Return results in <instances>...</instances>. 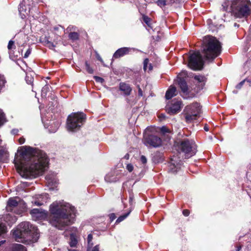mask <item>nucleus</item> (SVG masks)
Returning a JSON list of instances; mask_svg holds the SVG:
<instances>
[{"mask_svg":"<svg viewBox=\"0 0 251 251\" xmlns=\"http://www.w3.org/2000/svg\"><path fill=\"white\" fill-rule=\"evenodd\" d=\"M79 35L77 32H72L69 34V37L70 39L75 41L78 39Z\"/></svg>","mask_w":251,"mask_h":251,"instance_id":"22","label":"nucleus"},{"mask_svg":"<svg viewBox=\"0 0 251 251\" xmlns=\"http://www.w3.org/2000/svg\"><path fill=\"white\" fill-rule=\"evenodd\" d=\"M129 213H130V212L125 214L122 216H120L116 220V223H120V222H122V221H123L125 219H126L128 216Z\"/></svg>","mask_w":251,"mask_h":251,"instance_id":"25","label":"nucleus"},{"mask_svg":"<svg viewBox=\"0 0 251 251\" xmlns=\"http://www.w3.org/2000/svg\"><path fill=\"white\" fill-rule=\"evenodd\" d=\"M240 249H241V247H239L237 249L236 251H239L240 250Z\"/></svg>","mask_w":251,"mask_h":251,"instance_id":"55","label":"nucleus"},{"mask_svg":"<svg viewBox=\"0 0 251 251\" xmlns=\"http://www.w3.org/2000/svg\"><path fill=\"white\" fill-rule=\"evenodd\" d=\"M109 218L110 219L111 221H112L114 219H116V216H115V214L112 213V214H110Z\"/></svg>","mask_w":251,"mask_h":251,"instance_id":"44","label":"nucleus"},{"mask_svg":"<svg viewBox=\"0 0 251 251\" xmlns=\"http://www.w3.org/2000/svg\"><path fill=\"white\" fill-rule=\"evenodd\" d=\"M92 251H99V246H95L92 249Z\"/></svg>","mask_w":251,"mask_h":251,"instance_id":"48","label":"nucleus"},{"mask_svg":"<svg viewBox=\"0 0 251 251\" xmlns=\"http://www.w3.org/2000/svg\"><path fill=\"white\" fill-rule=\"evenodd\" d=\"M132 50V49L127 47L120 48L114 53L113 58L117 59L123 57L125 55L129 54Z\"/></svg>","mask_w":251,"mask_h":251,"instance_id":"14","label":"nucleus"},{"mask_svg":"<svg viewBox=\"0 0 251 251\" xmlns=\"http://www.w3.org/2000/svg\"><path fill=\"white\" fill-rule=\"evenodd\" d=\"M85 67H86V69L87 71L89 74L93 73V70L90 67V66L87 61L85 62Z\"/></svg>","mask_w":251,"mask_h":251,"instance_id":"31","label":"nucleus"},{"mask_svg":"<svg viewBox=\"0 0 251 251\" xmlns=\"http://www.w3.org/2000/svg\"><path fill=\"white\" fill-rule=\"evenodd\" d=\"M181 108V101L180 100H173L171 106L166 107V111L170 115L175 114L179 112Z\"/></svg>","mask_w":251,"mask_h":251,"instance_id":"12","label":"nucleus"},{"mask_svg":"<svg viewBox=\"0 0 251 251\" xmlns=\"http://www.w3.org/2000/svg\"><path fill=\"white\" fill-rule=\"evenodd\" d=\"M204 62L202 56L199 51L193 52L189 57L188 66L194 70H201Z\"/></svg>","mask_w":251,"mask_h":251,"instance_id":"10","label":"nucleus"},{"mask_svg":"<svg viewBox=\"0 0 251 251\" xmlns=\"http://www.w3.org/2000/svg\"><path fill=\"white\" fill-rule=\"evenodd\" d=\"M48 86H45L42 89V91H47L48 90Z\"/></svg>","mask_w":251,"mask_h":251,"instance_id":"51","label":"nucleus"},{"mask_svg":"<svg viewBox=\"0 0 251 251\" xmlns=\"http://www.w3.org/2000/svg\"><path fill=\"white\" fill-rule=\"evenodd\" d=\"M13 47H15L14 42L12 40L9 41L7 46L8 49L11 50L13 48Z\"/></svg>","mask_w":251,"mask_h":251,"instance_id":"35","label":"nucleus"},{"mask_svg":"<svg viewBox=\"0 0 251 251\" xmlns=\"http://www.w3.org/2000/svg\"><path fill=\"white\" fill-rule=\"evenodd\" d=\"M20 151L21 161L18 169L20 175L25 178L42 175L49 163L46 153L39 149L26 146L20 147Z\"/></svg>","mask_w":251,"mask_h":251,"instance_id":"1","label":"nucleus"},{"mask_svg":"<svg viewBox=\"0 0 251 251\" xmlns=\"http://www.w3.org/2000/svg\"><path fill=\"white\" fill-rule=\"evenodd\" d=\"M13 234L16 241L27 244L37 242L39 237L37 227L28 222L19 224Z\"/></svg>","mask_w":251,"mask_h":251,"instance_id":"3","label":"nucleus"},{"mask_svg":"<svg viewBox=\"0 0 251 251\" xmlns=\"http://www.w3.org/2000/svg\"><path fill=\"white\" fill-rule=\"evenodd\" d=\"M46 178L48 182L49 183H50L52 182V181L50 180V177L49 176H47Z\"/></svg>","mask_w":251,"mask_h":251,"instance_id":"49","label":"nucleus"},{"mask_svg":"<svg viewBox=\"0 0 251 251\" xmlns=\"http://www.w3.org/2000/svg\"><path fill=\"white\" fill-rule=\"evenodd\" d=\"M182 165V162L177 158L176 156L174 155L171 159L170 169L172 172L176 173L178 169H180Z\"/></svg>","mask_w":251,"mask_h":251,"instance_id":"13","label":"nucleus"},{"mask_svg":"<svg viewBox=\"0 0 251 251\" xmlns=\"http://www.w3.org/2000/svg\"><path fill=\"white\" fill-rule=\"evenodd\" d=\"M86 120V115L82 112L73 113L70 114L67 121V128L71 131H75L80 129Z\"/></svg>","mask_w":251,"mask_h":251,"instance_id":"5","label":"nucleus"},{"mask_svg":"<svg viewBox=\"0 0 251 251\" xmlns=\"http://www.w3.org/2000/svg\"><path fill=\"white\" fill-rule=\"evenodd\" d=\"M92 239H93V236L92 234H90L88 235V237H87V242H88V244L89 245V246L91 245H92V243H91V242H92Z\"/></svg>","mask_w":251,"mask_h":251,"instance_id":"36","label":"nucleus"},{"mask_svg":"<svg viewBox=\"0 0 251 251\" xmlns=\"http://www.w3.org/2000/svg\"><path fill=\"white\" fill-rule=\"evenodd\" d=\"M155 3L160 7H163L166 5V0H158L155 2Z\"/></svg>","mask_w":251,"mask_h":251,"instance_id":"26","label":"nucleus"},{"mask_svg":"<svg viewBox=\"0 0 251 251\" xmlns=\"http://www.w3.org/2000/svg\"><path fill=\"white\" fill-rule=\"evenodd\" d=\"M187 123H192L197 119L201 113L200 105L198 102L193 103L185 107L184 110Z\"/></svg>","mask_w":251,"mask_h":251,"instance_id":"6","label":"nucleus"},{"mask_svg":"<svg viewBox=\"0 0 251 251\" xmlns=\"http://www.w3.org/2000/svg\"><path fill=\"white\" fill-rule=\"evenodd\" d=\"M233 4V7L235 4H237V6L233 11L235 16L237 18H243L247 16L250 13V3L247 0H237Z\"/></svg>","mask_w":251,"mask_h":251,"instance_id":"9","label":"nucleus"},{"mask_svg":"<svg viewBox=\"0 0 251 251\" xmlns=\"http://www.w3.org/2000/svg\"><path fill=\"white\" fill-rule=\"evenodd\" d=\"M50 223L57 228L62 230L73 223L75 216V209L69 203L55 201L50 205Z\"/></svg>","mask_w":251,"mask_h":251,"instance_id":"2","label":"nucleus"},{"mask_svg":"<svg viewBox=\"0 0 251 251\" xmlns=\"http://www.w3.org/2000/svg\"><path fill=\"white\" fill-rule=\"evenodd\" d=\"M19 132V130L17 129H13L11 130V133L13 134H17Z\"/></svg>","mask_w":251,"mask_h":251,"instance_id":"47","label":"nucleus"},{"mask_svg":"<svg viewBox=\"0 0 251 251\" xmlns=\"http://www.w3.org/2000/svg\"><path fill=\"white\" fill-rule=\"evenodd\" d=\"M13 212H10L3 216V220L6 222L8 225L14 223L17 220V217L13 214Z\"/></svg>","mask_w":251,"mask_h":251,"instance_id":"16","label":"nucleus"},{"mask_svg":"<svg viewBox=\"0 0 251 251\" xmlns=\"http://www.w3.org/2000/svg\"><path fill=\"white\" fill-rule=\"evenodd\" d=\"M4 242H5V241H0V246H1V244H3Z\"/></svg>","mask_w":251,"mask_h":251,"instance_id":"54","label":"nucleus"},{"mask_svg":"<svg viewBox=\"0 0 251 251\" xmlns=\"http://www.w3.org/2000/svg\"><path fill=\"white\" fill-rule=\"evenodd\" d=\"M140 160L142 162L143 164H146L147 163V158L146 157L142 155L140 157Z\"/></svg>","mask_w":251,"mask_h":251,"instance_id":"41","label":"nucleus"},{"mask_svg":"<svg viewBox=\"0 0 251 251\" xmlns=\"http://www.w3.org/2000/svg\"><path fill=\"white\" fill-rule=\"evenodd\" d=\"M204 129L205 131H208V128L207 127H206V126H204Z\"/></svg>","mask_w":251,"mask_h":251,"instance_id":"53","label":"nucleus"},{"mask_svg":"<svg viewBox=\"0 0 251 251\" xmlns=\"http://www.w3.org/2000/svg\"><path fill=\"white\" fill-rule=\"evenodd\" d=\"M97 59H98L99 60H100V62H103V60H102V58L100 57V56L99 54H98V55H97Z\"/></svg>","mask_w":251,"mask_h":251,"instance_id":"50","label":"nucleus"},{"mask_svg":"<svg viewBox=\"0 0 251 251\" xmlns=\"http://www.w3.org/2000/svg\"><path fill=\"white\" fill-rule=\"evenodd\" d=\"M233 92L234 93H235V94H236V93H237V91H235V90H234V91H233Z\"/></svg>","mask_w":251,"mask_h":251,"instance_id":"58","label":"nucleus"},{"mask_svg":"<svg viewBox=\"0 0 251 251\" xmlns=\"http://www.w3.org/2000/svg\"><path fill=\"white\" fill-rule=\"evenodd\" d=\"M4 119V114L2 111L0 109V126L3 124Z\"/></svg>","mask_w":251,"mask_h":251,"instance_id":"32","label":"nucleus"},{"mask_svg":"<svg viewBox=\"0 0 251 251\" xmlns=\"http://www.w3.org/2000/svg\"><path fill=\"white\" fill-rule=\"evenodd\" d=\"M6 210L8 212H13L20 215L24 211V208L21 206L19 198H10L7 201Z\"/></svg>","mask_w":251,"mask_h":251,"instance_id":"11","label":"nucleus"},{"mask_svg":"<svg viewBox=\"0 0 251 251\" xmlns=\"http://www.w3.org/2000/svg\"><path fill=\"white\" fill-rule=\"evenodd\" d=\"M6 232V227L2 224L0 223V235Z\"/></svg>","mask_w":251,"mask_h":251,"instance_id":"30","label":"nucleus"},{"mask_svg":"<svg viewBox=\"0 0 251 251\" xmlns=\"http://www.w3.org/2000/svg\"><path fill=\"white\" fill-rule=\"evenodd\" d=\"M71 241L70 242V245L71 247H75L77 244V240L75 238V237L73 235L71 236L70 237Z\"/></svg>","mask_w":251,"mask_h":251,"instance_id":"24","label":"nucleus"},{"mask_svg":"<svg viewBox=\"0 0 251 251\" xmlns=\"http://www.w3.org/2000/svg\"><path fill=\"white\" fill-rule=\"evenodd\" d=\"M25 81L28 84H32L33 82V78L31 76L26 75L25 76Z\"/></svg>","mask_w":251,"mask_h":251,"instance_id":"29","label":"nucleus"},{"mask_svg":"<svg viewBox=\"0 0 251 251\" xmlns=\"http://www.w3.org/2000/svg\"><path fill=\"white\" fill-rule=\"evenodd\" d=\"M178 151L184 152L187 157H190L196 153V145L193 141L184 139L177 144Z\"/></svg>","mask_w":251,"mask_h":251,"instance_id":"8","label":"nucleus"},{"mask_svg":"<svg viewBox=\"0 0 251 251\" xmlns=\"http://www.w3.org/2000/svg\"><path fill=\"white\" fill-rule=\"evenodd\" d=\"M31 53V49L30 48H29L27 51H26V52L25 53V55H24V58H27L28 57V56L29 55V54H30Z\"/></svg>","mask_w":251,"mask_h":251,"instance_id":"42","label":"nucleus"},{"mask_svg":"<svg viewBox=\"0 0 251 251\" xmlns=\"http://www.w3.org/2000/svg\"><path fill=\"white\" fill-rule=\"evenodd\" d=\"M30 214L33 216V217L36 216L37 217H39L38 215L41 214V213H39V210L38 209H32L30 212Z\"/></svg>","mask_w":251,"mask_h":251,"instance_id":"27","label":"nucleus"},{"mask_svg":"<svg viewBox=\"0 0 251 251\" xmlns=\"http://www.w3.org/2000/svg\"><path fill=\"white\" fill-rule=\"evenodd\" d=\"M152 128L148 127L145 131L144 142L147 146L157 148L162 144L161 139L152 131Z\"/></svg>","mask_w":251,"mask_h":251,"instance_id":"7","label":"nucleus"},{"mask_svg":"<svg viewBox=\"0 0 251 251\" xmlns=\"http://www.w3.org/2000/svg\"><path fill=\"white\" fill-rule=\"evenodd\" d=\"M94 78L95 80H96V81H97V82H100V83H102L104 82V79L100 77H99L98 76H95L94 77Z\"/></svg>","mask_w":251,"mask_h":251,"instance_id":"34","label":"nucleus"},{"mask_svg":"<svg viewBox=\"0 0 251 251\" xmlns=\"http://www.w3.org/2000/svg\"><path fill=\"white\" fill-rule=\"evenodd\" d=\"M120 90L123 92L125 95L128 96L130 94L132 89L130 86L125 83H121L119 86Z\"/></svg>","mask_w":251,"mask_h":251,"instance_id":"17","label":"nucleus"},{"mask_svg":"<svg viewBox=\"0 0 251 251\" xmlns=\"http://www.w3.org/2000/svg\"><path fill=\"white\" fill-rule=\"evenodd\" d=\"M176 95V89L175 87L171 86L167 91L165 97L167 100L171 99Z\"/></svg>","mask_w":251,"mask_h":251,"instance_id":"19","label":"nucleus"},{"mask_svg":"<svg viewBox=\"0 0 251 251\" xmlns=\"http://www.w3.org/2000/svg\"><path fill=\"white\" fill-rule=\"evenodd\" d=\"M161 131L164 133L170 132V130L166 126H162L161 128Z\"/></svg>","mask_w":251,"mask_h":251,"instance_id":"37","label":"nucleus"},{"mask_svg":"<svg viewBox=\"0 0 251 251\" xmlns=\"http://www.w3.org/2000/svg\"><path fill=\"white\" fill-rule=\"evenodd\" d=\"M151 69H152L151 66L150 65V70H151Z\"/></svg>","mask_w":251,"mask_h":251,"instance_id":"59","label":"nucleus"},{"mask_svg":"<svg viewBox=\"0 0 251 251\" xmlns=\"http://www.w3.org/2000/svg\"><path fill=\"white\" fill-rule=\"evenodd\" d=\"M105 180L107 182H115L118 180V178L115 176L114 173L111 172L106 175Z\"/></svg>","mask_w":251,"mask_h":251,"instance_id":"20","label":"nucleus"},{"mask_svg":"<svg viewBox=\"0 0 251 251\" xmlns=\"http://www.w3.org/2000/svg\"><path fill=\"white\" fill-rule=\"evenodd\" d=\"M19 142L20 144H23L25 142V139L24 137H21L19 139Z\"/></svg>","mask_w":251,"mask_h":251,"instance_id":"45","label":"nucleus"},{"mask_svg":"<svg viewBox=\"0 0 251 251\" xmlns=\"http://www.w3.org/2000/svg\"><path fill=\"white\" fill-rule=\"evenodd\" d=\"M12 251H26V250L22 245L15 244L13 246Z\"/></svg>","mask_w":251,"mask_h":251,"instance_id":"21","label":"nucleus"},{"mask_svg":"<svg viewBox=\"0 0 251 251\" xmlns=\"http://www.w3.org/2000/svg\"><path fill=\"white\" fill-rule=\"evenodd\" d=\"M43 42L44 43L45 45H47V46H48L49 47H53V43H51V42L49 41L48 39L45 37L44 39H43Z\"/></svg>","mask_w":251,"mask_h":251,"instance_id":"28","label":"nucleus"},{"mask_svg":"<svg viewBox=\"0 0 251 251\" xmlns=\"http://www.w3.org/2000/svg\"><path fill=\"white\" fill-rule=\"evenodd\" d=\"M48 198V195L47 194L39 195L37 196V198L32 201V203L37 206H40L43 204L44 202H47Z\"/></svg>","mask_w":251,"mask_h":251,"instance_id":"15","label":"nucleus"},{"mask_svg":"<svg viewBox=\"0 0 251 251\" xmlns=\"http://www.w3.org/2000/svg\"><path fill=\"white\" fill-rule=\"evenodd\" d=\"M126 169L129 172H131L133 170V166L131 164H128L126 166Z\"/></svg>","mask_w":251,"mask_h":251,"instance_id":"40","label":"nucleus"},{"mask_svg":"<svg viewBox=\"0 0 251 251\" xmlns=\"http://www.w3.org/2000/svg\"><path fill=\"white\" fill-rule=\"evenodd\" d=\"M178 84L181 91L184 94H187L188 92V87L187 83L184 79L181 78H178Z\"/></svg>","mask_w":251,"mask_h":251,"instance_id":"18","label":"nucleus"},{"mask_svg":"<svg viewBox=\"0 0 251 251\" xmlns=\"http://www.w3.org/2000/svg\"><path fill=\"white\" fill-rule=\"evenodd\" d=\"M59 126V123H58L57 124V126H56V128H57Z\"/></svg>","mask_w":251,"mask_h":251,"instance_id":"56","label":"nucleus"},{"mask_svg":"<svg viewBox=\"0 0 251 251\" xmlns=\"http://www.w3.org/2000/svg\"><path fill=\"white\" fill-rule=\"evenodd\" d=\"M194 78L199 83H203L205 81V77L202 75H195Z\"/></svg>","mask_w":251,"mask_h":251,"instance_id":"23","label":"nucleus"},{"mask_svg":"<svg viewBox=\"0 0 251 251\" xmlns=\"http://www.w3.org/2000/svg\"><path fill=\"white\" fill-rule=\"evenodd\" d=\"M149 60L148 59H145L144 61V69L145 71H146L147 69L148 64H149Z\"/></svg>","mask_w":251,"mask_h":251,"instance_id":"38","label":"nucleus"},{"mask_svg":"<svg viewBox=\"0 0 251 251\" xmlns=\"http://www.w3.org/2000/svg\"><path fill=\"white\" fill-rule=\"evenodd\" d=\"M143 20L147 25H149L151 21V19L150 18L147 16L144 15L143 16Z\"/></svg>","mask_w":251,"mask_h":251,"instance_id":"33","label":"nucleus"},{"mask_svg":"<svg viewBox=\"0 0 251 251\" xmlns=\"http://www.w3.org/2000/svg\"><path fill=\"white\" fill-rule=\"evenodd\" d=\"M182 213L185 216H188L190 213L189 211L187 209L184 210Z\"/></svg>","mask_w":251,"mask_h":251,"instance_id":"43","label":"nucleus"},{"mask_svg":"<svg viewBox=\"0 0 251 251\" xmlns=\"http://www.w3.org/2000/svg\"><path fill=\"white\" fill-rule=\"evenodd\" d=\"M245 82V80H244L243 81H242L241 82H240L239 84H238L236 86V88L238 89H240L241 88V87L243 86V85H244V83Z\"/></svg>","mask_w":251,"mask_h":251,"instance_id":"39","label":"nucleus"},{"mask_svg":"<svg viewBox=\"0 0 251 251\" xmlns=\"http://www.w3.org/2000/svg\"><path fill=\"white\" fill-rule=\"evenodd\" d=\"M69 251H77L75 250H69Z\"/></svg>","mask_w":251,"mask_h":251,"instance_id":"57","label":"nucleus"},{"mask_svg":"<svg viewBox=\"0 0 251 251\" xmlns=\"http://www.w3.org/2000/svg\"><path fill=\"white\" fill-rule=\"evenodd\" d=\"M164 118L165 117V115L164 114H161L160 116H159V118Z\"/></svg>","mask_w":251,"mask_h":251,"instance_id":"52","label":"nucleus"},{"mask_svg":"<svg viewBox=\"0 0 251 251\" xmlns=\"http://www.w3.org/2000/svg\"><path fill=\"white\" fill-rule=\"evenodd\" d=\"M201 48L205 59L212 61L220 54L222 46L215 37L207 36L203 39Z\"/></svg>","mask_w":251,"mask_h":251,"instance_id":"4","label":"nucleus"},{"mask_svg":"<svg viewBox=\"0 0 251 251\" xmlns=\"http://www.w3.org/2000/svg\"><path fill=\"white\" fill-rule=\"evenodd\" d=\"M138 95L139 96L142 97L143 96L142 91L141 88L138 86Z\"/></svg>","mask_w":251,"mask_h":251,"instance_id":"46","label":"nucleus"}]
</instances>
